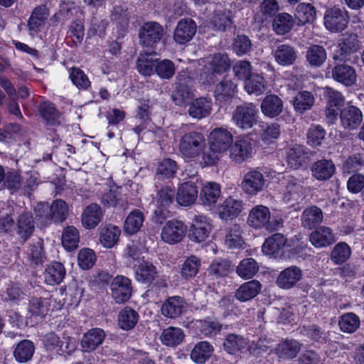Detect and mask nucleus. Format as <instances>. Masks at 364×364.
Segmentation results:
<instances>
[{
	"label": "nucleus",
	"mask_w": 364,
	"mask_h": 364,
	"mask_svg": "<svg viewBox=\"0 0 364 364\" xmlns=\"http://www.w3.org/2000/svg\"><path fill=\"white\" fill-rule=\"evenodd\" d=\"M34 220L31 212L26 210H18L12 216L7 215L0 218V228L6 232L15 230L17 235L26 240L34 230Z\"/></svg>",
	"instance_id": "nucleus-1"
},
{
	"label": "nucleus",
	"mask_w": 364,
	"mask_h": 364,
	"mask_svg": "<svg viewBox=\"0 0 364 364\" xmlns=\"http://www.w3.org/2000/svg\"><path fill=\"white\" fill-rule=\"evenodd\" d=\"M205 145V139L202 133L190 132L180 139L179 151L186 157L194 158L203 151Z\"/></svg>",
	"instance_id": "nucleus-2"
},
{
	"label": "nucleus",
	"mask_w": 364,
	"mask_h": 364,
	"mask_svg": "<svg viewBox=\"0 0 364 364\" xmlns=\"http://www.w3.org/2000/svg\"><path fill=\"white\" fill-rule=\"evenodd\" d=\"M362 48V42L358 36L354 33H343L338 41V49L335 51L333 59L346 61L348 57Z\"/></svg>",
	"instance_id": "nucleus-3"
},
{
	"label": "nucleus",
	"mask_w": 364,
	"mask_h": 364,
	"mask_svg": "<svg viewBox=\"0 0 364 364\" xmlns=\"http://www.w3.org/2000/svg\"><path fill=\"white\" fill-rule=\"evenodd\" d=\"M165 34L163 26L156 21L143 23L139 30V42L144 47L154 48Z\"/></svg>",
	"instance_id": "nucleus-4"
},
{
	"label": "nucleus",
	"mask_w": 364,
	"mask_h": 364,
	"mask_svg": "<svg viewBox=\"0 0 364 364\" xmlns=\"http://www.w3.org/2000/svg\"><path fill=\"white\" fill-rule=\"evenodd\" d=\"M257 109L253 103H243L235 107L232 112V119L239 128L247 129L257 123Z\"/></svg>",
	"instance_id": "nucleus-5"
},
{
	"label": "nucleus",
	"mask_w": 364,
	"mask_h": 364,
	"mask_svg": "<svg viewBox=\"0 0 364 364\" xmlns=\"http://www.w3.org/2000/svg\"><path fill=\"white\" fill-rule=\"evenodd\" d=\"M271 213L269 209L264 205H257L250 211L247 223L250 226L260 229L264 228L268 231H273L277 229L276 226L279 223L274 221V224L269 221Z\"/></svg>",
	"instance_id": "nucleus-6"
},
{
	"label": "nucleus",
	"mask_w": 364,
	"mask_h": 364,
	"mask_svg": "<svg viewBox=\"0 0 364 364\" xmlns=\"http://www.w3.org/2000/svg\"><path fill=\"white\" fill-rule=\"evenodd\" d=\"M348 12L342 9L333 7L328 9L324 15V25L331 32H340L348 26Z\"/></svg>",
	"instance_id": "nucleus-7"
},
{
	"label": "nucleus",
	"mask_w": 364,
	"mask_h": 364,
	"mask_svg": "<svg viewBox=\"0 0 364 364\" xmlns=\"http://www.w3.org/2000/svg\"><path fill=\"white\" fill-rule=\"evenodd\" d=\"M187 232V227L182 221L168 220L163 227L161 237L168 244L174 245L183 240Z\"/></svg>",
	"instance_id": "nucleus-8"
},
{
	"label": "nucleus",
	"mask_w": 364,
	"mask_h": 364,
	"mask_svg": "<svg viewBox=\"0 0 364 364\" xmlns=\"http://www.w3.org/2000/svg\"><path fill=\"white\" fill-rule=\"evenodd\" d=\"M323 95L326 99V117L330 123H333L338 111L344 105L345 97L341 92L329 87H325Z\"/></svg>",
	"instance_id": "nucleus-9"
},
{
	"label": "nucleus",
	"mask_w": 364,
	"mask_h": 364,
	"mask_svg": "<svg viewBox=\"0 0 364 364\" xmlns=\"http://www.w3.org/2000/svg\"><path fill=\"white\" fill-rule=\"evenodd\" d=\"M212 229L209 219L202 215H196L188 232L189 239L195 242L205 241L209 236Z\"/></svg>",
	"instance_id": "nucleus-10"
},
{
	"label": "nucleus",
	"mask_w": 364,
	"mask_h": 364,
	"mask_svg": "<svg viewBox=\"0 0 364 364\" xmlns=\"http://www.w3.org/2000/svg\"><path fill=\"white\" fill-rule=\"evenodd\" d=\"M111 291L112 297L116 303H125L132 296L131 280L124 276H117L111 283Z\"/></svg>",
	"instance_id": "nucleus-11"
},
{
	"label": "nucleus",
	"mask_w": 364,
	"mask_h": 364,
	"mask_svg": "<svg viewBox=\"0 0 364 364\" xmlns=\"http://www.w3.org/2000/svg\"><path fill=\"white\" fill-rule=\"evenodd\" d=\"M331 77L336 82L350 87L357 81L355 69L346 63H337L331 69Z\"/></svg>",
	"instance_id": "nucleus-12"
},
{
	"label": "nucleus",
	"mask_w": 364,
	"mask_h": 364,
	"mask_svg": "<svg viewBox=\"0 0 364 364\" xmlns=\"http://www.w3.org/2000/svg\"><path fill=\"white\" fill-rule=\"evenodd\" d=\"M210 149L213 152H225L232 143V135L225 129L218 128L213 130L210 136Z\"/></svg>",
	"instance_id": "nucleus-13"
},
{
	"label": "nucleus",
	"mask_w": 364,
	"mask_h": 364,
	"mask_svg": "<svg viewBox=\"0 0 364 364\" xmlns=\"http://www.w3.org/2000/svg\"><path fill=\"white\" fill-rule=\"evenodd\" d=\"M302 274V271L299 267H289L279 274L276 284L281 289H290L301 280Z\"/></svg>",
	"instance_id": "nucleus-14"
},
{
	"label": "nucleus",
	"mask_w": 364,
	"mask_h": 364,
	"mask_svg": "<svg viewBox=\"0 0 364 364\" xmlns=\"http://www.w3.org/2000/svg\"><path fill=\"white\" fill-rule=\"evenodd\" d=\"M197 26L193 20L182 18L175 28L173 39L178 44H185L193 38Z\"/></svg>",
	"instance_id": "nucleus-15"
},
{
	"label": "nucleus",
	"mask_w": 364,
	"mask_h": 364,
	"mask_svg": "<svg viewBox=\"0 0 364 364\" xmlns=\"http://www.w3.org/2000/svg\"><path fill=\"white\" fill-rule=\"evenodd\" d=\"M341 125L347 130L357 129L363 121V114L359 108L355 106H348L340 113Z\"/></svg>",
	"instance_id": "nucleus-16"
},
{
	"label": "nucleus",
	"mask_w": 364,
	"mask_h": 364,
	"mask_svg": "<svg viewBox=\"0 0 364 364\" xmlns=\"http://www.w3.org/2000/svg\"><path fill=\"white\" fill-rule=\"evenodd\" d=\"M264 181L261 172L252 170L244 176L241 186L245 193L249 195H255L262 190Z\"/></svg>",
	"instance_id": "nucleus-17"
},
{
	"label": "nucleus",
	"mask_w": 364,
	"mask_h": 364,
	"mask_svg": "<svg viewBox=\"0 0 364 364\" xmlns=\"http://www.w3.org/2000/svg\"><path fill=\"white\" fill-rule=\"evenodd\" d=\"M198 196V188L191 181L181 184L176 194L177 203L182 206H189L195 203Z\"/></svg>",
	"instance_id": "nucleus-18"
},
{
	"label": "nucleus",
	"mask_w": 364,
	"mask_h": 364,
	"mask_svg": "<svg viewBox=\"0 0 364 364\" xmlns=\"http://www.w3.org/2000/svg\"><path fill=\"white\" fill-rule=\"evenodd\" d=\"M273 56L279 65L287 67L294 65L296 61L297 50L290 44H279L274 50Z\"/></svg>",
	"instance_id": "nucleus-19"
},
{
	"label": "nucleus",
	"mask_w": 364,
	"mask_h": 364,
	"mask_svg": "<svg viewBox=\"0 0 364 364\" xmlns=\"http://www.w3.org/2000/svg\"><path fill=\"white\" fill-rule=\"evenodd\" d=\"M209 64L213 71L208 75L205 73L206 80L203 83L210 85L215 82L216 73L225 72L230 68V60L225 53H215Z\"/></svg>",
	"instance_id": "nucleus-20"
},
{
	"label": "nucleus",
	"mask_w": 364,
	"mask_h": 364,
	"mask_svg": "<svg viewBox=\"0 0 364 364\" xmlns=\"http://www.w3.org/2000/svg\"><path fill=\"white\" fill-rule=\"evenodd\" d=\"M48 16V10L44 5L33 9L28 21V28L31 35H35L44 28Z\"/></svg>",
	"instance_id": "nucleus-21"
},
{
	"label": "nucleus",
	"mask_w": 364,
	"mask_h": 364,
	"mask_svg": "<svg viewBox=\"0 0 364 364\" xmlns=\"http://www.w3.org/2000/svg\"><path fill=\"white\" fill-rule=\"evenodd\" d=\"M186 310V302L180 296H172L166 299L161 306L163 316L169 318L181 316Z\"/></svg>",
	"instance_id": "nucleus-22"
},
{
	"label": "nucleus",
	"mask_w": 364,
	"mask_h": 364,
	"mask_svg": "<svg viewBox=\"0 0 364 364\" xmlns=\"http://www.w3.org/2000/svg\"><path fill=\"white\" fill-rule=\"evenodd\" d=\"M252 146L250 140L242 139L236 141L230 147V159L237 164H241L252 156Z\"/></svg>",
	"instance_id": "nucleus-23"
},
{
	"label": "nucleus",
	"mask_w": 364,
	"mask_h": 364,
	"mask_svg": "<svg viewBox=\"0 0 364 364\" xmlns=\"http://www.w3.org/2000/svg\"><path fill=\"white\" fill-rule=\"evenodd\" d=\"M262 284L256 279L241 284L235 292V297L241 302H246L256 297L262 289Z\"/></svg>",
	"instance_id": "nucleus-24"
},
{
	"label": "nucleus",
	"mask_w": 364,
	"mask_h": 364,
	"mask_svg": "<svg viewBox=\"0 0 364 364\" xmlns=\"http://www.w3.org/2000/svg\"><path fill=\"white\" fill-rule=\"evenodd\" d=\"M301 348V344L299 341L286 339L277 344L274 352L280 360H287L296 358Z\"/></svg>",
	"instance_id": "nucleus-25"
},
{
	"label": "nucleus",
	"mask_w": 364,
	"mask_h": 364,
	"mask_svg": "<svg viewBox=\"0 0 364 364\" xmlns=\"http://www.w3.org/2000/svg\"><path fill=\"white\" fill-rule=\"evenodd\" d=\"M121 235L120 228L112 224H106L100 228L99 240L103 247H113L118 242Z\"/></svg>",
	"instance_id": "nucleus-26"
},
{
	"label": "nucleus",
	"mask_w": 364,
	"mask_h": 364,
	"mask_svg": "<svg viewBox=\"0 0 364 364\" xmlns=\"http://www.w3.org/2000/svg\"><path fill=\"white\" fill-rule=\"evenodd\" d=\"M309 240L315 247L321 248L330 245L336 240L331 229L322 226L316 229L310 234Z\"/></svg>",
	"instance_id": "nucleus-27"
},
{
	"label": "nucleus",
	"mask_w": 364,
	"mask_h": 364,
	"mask_svg": "<svg viewBox=\"0 0 364 364\" xmlns=\"http://www.w3.org/2000/svg\"><path fill=\"white\" fill-rule=\"evenodd\" d=\"M262 112L267 117L273 118L279 115L283 110V102L276 95H268L261 103Z\"/></svg>",
	"instance_id": "nucleus-28"
},
{
	"label": "nucleus",
	"mask_w": 364,
	"mask_h": 364,
	"mask_svg": "<svg viewBox=\"0 0 364 364\" xmlns=\"http://www.w3.org/2000/svg\"><path fill=\"white\" fill-rule=\"evenodd\" d=\"M311 171L315 178L318 181H326L334 174L336 167L331 160L321 159L312 165Z\"/></svg>",
	"instance_id": "nucleus-29"
},
{
	"label": "nucleus",
	"mask_w": 364,
	"mask_h": 364,
	"mask_svg": "<svg viewBox=\"0 0 364 364\" xmlns=\"http://www.w3.org/2000/svg\"><path fill=\"white\" fill-rule=\"evenodd\" d=\"M211 109V100L205 97H199L190 104L188 114L193 119H200L208 116Z\"/></svg>",
	"instance_id": "nucleus-30"
},
{
	"label": "nucleus",
	"mask_w": 364,
	"mask_h": 364,
	"mask_svg": "<svg viewBox=\"0 0 364 364\" xmlns=\"http://www.w3.org/2000/svg\"><path fill=\"white\" fill-rule=\"evenodd\" d=\"M323 218V212L321 208L313 205L303 211L301 218V225L304 228L311 230L321 224Z\"/></svg>",
	"instance_id": "nucleus-31"
},
{
	"label": "nucleus",
	"mask_w": 364,
	"mask_h": 364,
	"mask_svg": "<svg viewBox=\"0 0 364 364\" xmlns=\"http://www.w3.org/2000/svg\"><path fill=\"white\" fill-rule=\"evenodd\" d=\"M242 208L243 205L241 200L229 197L220 206L219 215L222 219H232L239 215Z\"/></svg>",
	"instance_id": "nucleus-32"
},
{
	"label": "nucleus",
	"mask_w": 364,
	"mask_h": 364,
	"mask_svg": "<svg viewBox=\"0 0 364 364\" xmlns=\"http://www.w3.org/2000/svg\"><path fill=\"white\" fill-rule=\"evenodd\" d=\"M184 338L185 334L181 328L169 326L163 330L160 340L164 345L174 347L181 344Z\"/></svg>",
	"instance_id": "nucleus-33"
},
{
	"label": "nucleus",
	"mask_w": 364,
	"mask_h": 364,
	"mask_svg": "<svg viewBox=\"0 0 364 364\" xmlns=\"http://www.w3.org/2000/svg\"><path fill=\"white\" fill-rule=\"evenodd\" d=\"M236 92L237 85L231 80L224 79L216 85L214 95L217 100L225 102L231 100Z\"/></svg>",
	"instance_id": "nucleus-34"
},
{
	"label": "nucleus",
	"mask_w": 364,
	"mask_h": 364,
	"mask_svg": "<svg viewBox=\"0 0 364 364\" xmlns=\"http://www.w3.org/2000/svg\"><path fill=\"white\" fill-rule=\"evenodd\" d=\"M309 159L307 149L301 145H295L289 149L287 154L288 164L293 168L296 169L306 163Z\"/></svg>",
	"instance_id": "nucleus-35"
},
{
	"label": "nucleus",
	"mask_w": 364,
	"mask_h": 364,
	"mask_svg": "<svg viewBox=\"0 0 364 364\" xmlns=\"http://www.w3.org/2000/svg\"><path fill=\"white\" fill-rule=\"evenodd\" d=\"M65 270L63 265L60 262H53L47 267L44 272V279L48 285L60 284L64 279Z\"/></svg>",
	"instance_id": "nucleus-36"
},
{
	"label": "nucleus",
	"mask_w": 364,
	"mask_h": 364,
	"mask_svg": "<svg viewBox=\"0 0 364 364\" xmlns=\"http://www.w3.org/2000/svg\"><path fill=\"white\" fill-rule=\"evenodd\" d=\"M299 25L314 22L316 16V9L310 3H300L297 5L294 14Z\"/></svg>",
	"instance_id": "nucleus-37"
},
{
	"label": "nucleus",
	"mask_w": 364,
	"mask_h": 364,
	"mask_svg": "<svg viewBox=\"0 0 364 364\" xmlns=\"http://www.w3.org/2000/svg\"><path fill=\"white\" fill-rule=\"evenodd\" d=\"M156 267L149 262H142L136 267L135 277L138 282L144 284L151 283L157 277Z\"/></svg>",
	"instance_id": "nucleus-38"
},
{
	"label": "nucleus",
	"mask_w": 364,
	"mask_h": 364,
	"mask_svg": "<svg viewBox=\"0 0 364 364\" xmlns=\"http://www.w3.org/2000/svg\"><path fill=\"white\" fill-rule=\"evenodd\" d=\"M287 242L286 237L281 233H275L267 238L262 245V252L266 255H274L282 250Z\"/></svg>",
	"instance_id": "nucleus-39"
},
{
	"label": "nucleus",
	"mask_w": 364,
	"mask_h": 364,
	"mask_svg": "<svg viewBox=\"0 0 364 364\" xmlns=\"http://www.w3.org/2000/svg\"><path fill=\"white\" fill-rule=\"evenodd\" d=\"M259 269L258 263L253 258H245L241 260L236 267L237 274L243 279L254 277Z\"/></svg>",
	"instance_id": "nucleus-40"
},
{
	"label": "nucleus",
	"mask_w": 364,
	"mask_h": 364,
	"mask_svg": "<svg viewBox=\"0 0 364 364\" xmlns=\"http://www.w3.org/2000/svg\"><path fill=\"white\" fill-rule=\"evenodd\" d=\"M139 316L138 313L131 307L122 309L118 316V324L125 331H129L136 325Z\"/></svg>",
	"instance_id": "nucleus-41"
},
{
	"label": "nucleus",
	"mask_w": 364,
	"mask_h": 364,
	"mask_svg": "<svg viewBox=\"0 0 364 364\" xmlns=\"http://www.w3.org/2000/svg\"><path fill=\"white\" fill-rule=\"evenodd\" d=\"M247 345V341L242 336L235 333L228 334L223 342L225 350L232 355L242 351Z\"/></svg>",
	"instance_id": "nucleus-42"
},
{
	"label": "nucleus",
	"mask_w": 364,
	"mask_h": 364,
	"mask_svg": "<svg viewBox=\"0 0 364 364\" xmlns=\"http://www.w3.org/2000/svg\"><path fill=\"white\" fill-rule=\"evenodd\" d=\"M314 101V96L311 92L301 91L294 97L292 103L294 109L302 114L312 107Z\"/></svg>",
	"instance_id": "nucleus-43"
},
{
	"label": "nucleus",
	"mask_w": 364,
	"mask_h": 364,
	"mask_svg": "<svg viewBox=\"0 0 364 364\" xmlns=\"http://www.w3.org/2000/svg\"><path fill=\"white\" fill-rule=\"evenodd\" d=\"M194 95L190 87L185 83H178L173 91L171 98L175 105L184 106L190 103Z\"/></svg>",
	"instance_id": "nucleus-44"
},
{
	"label": "nucleus",
	"mask_w": 364,
	"mask_h": 364,
	"mask_svg": "<svg viewBox=\"0 0 364 364\" xmlns=\"http://www.w3.org/2000/svg\"><path fill=\"white\" fill-rule=\"evenodd\" d=\"M35 351V346L32 341L23 340L18 343L14 351V356L18 363H26L31 359Z\"/></svg>",
	"instance_id": "nucleus-45"
},
{
	"label": "nucleus",
	"mask_w": 364,
	"mask_h": 364,
	"mask_svg": "<svg viewBox=\"0 0 364 364\" xmlns=\"http://www.w3.org/2000/svg\"><path fill=\"white\" fill-rule=\"evenodd\" d=\"M144 221V215L143 213L138 209H135L127 217L124 222V230L127 233L133 235L141 229Z\"/></svg>",
	"instance_id": "nucleus-46"
},
{
	"label": "nucleus",
	"mask_w": 364,
	"mask_h": 364,
	"mask_svg": "<svg viewBox=\"0 0 364 364\" xmlns=\"http://www.w3.org/2000/svg\"><path fill=\"white\" fill-rule=\"evenodd\" d=\"M307 62L313 67H320L326 60L325 48L318 45L310 46L306 52Z\"/></svg>",
	"instance_id": "nucleus-47"
},
{
	"label": "nucleus",
	"mask_w": 364,
	"mask_h": 364,
	"mask_svg": "<svg viewBox=\"0 0 364 364\" xmlns=\"http://www.w3.org/2000/svg\"><path fill=\"white\" fill-rule=\"evenodd\" d=\"M195 328L205 336H213L221 330V324L215 319L207 318L197 320L194 323Z\"/></svg>",
	"instance_id": "nucleus-48"
},
{
	"label": "nucleus",
	"mask_w": 364,
	"mask_h": 364,
	"mask_svg": "<svg viewBox=\"0 0 364 364\" xmlns=\"http://www.w3.org/2000/svg\"><path fill=\"white\" fill-rule=\"evenodd\" d=\"M294 23V21L290 14L282 13L274 17L272 28L278 35H284L291 30Z\"/></svg>",
	"instance_id": "nucleus-49"
},
{
	"label": "nucleus",
	"mask_w": 364,
	"mask_h": 364,
	"mask_svg": "<svg viewBox=\"0 0 364 364\" xmlns=\"http://www.w3.org/2000/svg\"><path fill=\"white\" fill-rule=\"evenodd\" d=\"M213 347L206 341L197 343L191 353V359L196 363H204L212 355Z\"/></svg>",
	"instance_id": "nucleus-50"
},
{
	"label": "nucleus",
	"mask_w": 364,
	"mask_h": 364,
	"mask_svg": "<svg viewBox=\"0 0 364 364\" xmlns=\"http://www.w3.org/2000/svg\"><path fill=\"white\" fill-rule=\"evenodd\" d=\"M175 197V188L171 185H166L157 191L154 202L156 206L168 207L173 202Z\"/></svg>",
	"instance_id": "nucleus-51"
},
{
	"label": "nucleus",
	"mask_w": 364,
	"mask_h": 364,
	"mask_svg": "<svg viewBox=\"0 0 364 364\" xmlns=\"http://www.w3.org/2000/svg\"><path fill=\"white\" fill-rule=\"evenodd\" d=\"M210 26L215 31H224L232 24L231 13L228 10L216 11L210 20Z\"/></svg>",
	"instance_id": "nucleus-52"
},
{
	"label": "nucleus",
	"mask_w": 364,
	"mask_h": 364,
	"mask_svg": "<svg viewBox=\"0 0 364 364\" xmlns=\"http://www.w3.org/2000/svg\"><path fill=\"white\" fill-rule=\"evenodd\" d=\"M220 196V185L215 182H209L203 186L200 191V199L204 205L215 204Z\"/></svg>",
	"instance_id": "nucleus-53"
},
{
	"label": "nucleus",
	"mask_w": 364,
	"mask_h": 364,
	"mask_svg": "<svg viewBox=\"0 0 364 364\" xmlns=\"http://www.w3.org/2000/svg\"><path fill=\"white\" fill-rule=\"evenodd\" d=\"M156 61L151 53H140L136 61V68L140 74L150 76L155 70Z\"/></svg>",
	"instance_id": "nucleus-54"
},
{
	"label": "nucleus",
	"mask_w": 364,
	"mask_h": 364,
	"mask_svg": "<svg viewBox=\"0 0 364 364\" xmlns=\"http://www.w3.org/2000/svg\"><path fill=\"white\" fill-rule=\"evenodd\" d=\"M240 225L235 224L225 230V243L230 249L240 248L243 245Z\"/></svg>",
	"instance_id": "nucleus-55"
},
{
	"label": "nucleus",
	"mask_w": 364,
	"mask_h": 364,
	"mask_svg": "<svg viewBox=\"0 0 364 364\" xmlns=\"http://www.w3.org/2000/svg\"><path fill=\"white\" fill-rule=\"evenodd\" d=\"M245 89L249 94L259 95L266 90V82L262 75L254 73L245 80Z\"/></svg>",
	"instance_id": "nucleus-56"
},
{
	"label": "nucleus",
	"mask_w": 364,
	"mask_h": 364,
	"mask_svg": "<svg viewBox=\"0 0 364 364\" xmlns=\"http://www.w3.org/2000/svg\"><path fill=\"white\" fill-rule=\"evenodd\" d=\"M61 242L67 251L75 250L80 242L78 230L73 226L67 227L63 232Z\"/></svg>",
	"instance_id": "nucleus-57"
},
{
	"label": "nucleus",
	"mask_w": 364,
	"mask_h": 364,
	"mask_svg": "<svg viewBox=\"0 0 364 364\" xmlns=\"http://www.w3.org/2000/svg\"><path fill=\"white\" fill-rule=\"evenodd\" d=\"M200 264V259L196 256L191 255L188 257L182 265L181 277L186 279L194 277L198 274Z\"/></svg>",
	"instance_id": "nucleus-58"
},
{
	"label": "nucleus",
	"mask_w": 364,
	"mask_h": 364,
	"mask_svg": "<svg viewBox=\"0 0 364 364\" xmlns=\"http://www.w3.org/2000/svg\"><path fill=\"white\" fill-rule=\"evenodd\" d=\"M234 269L231 262L225 259L214 260L208 268L209 273L215 277H225Z\"/></svg>",
	"instance_id": "nucleus-59"
},
{
	"label": "nucleus",
	"mask_w": 364,
	"mask_h": 364,
	"mask_svg": "<svg viewBox=\"0 0 364 364\" xmlns=\"http://www.w3.org/2000/svg\"><path fill=\"white\" fill-rule=\"evenodd\" d=\"M96 196L105 205L116 206L119 195L117 191L109 189L107 183H105L102 187L96 191Z\"/></svg>",
	"instance_id": "nucleus-60"
},
{
	"label": "nucleus",
	"mask_w": 364,
	"mask_h": 364,
	"mask_svg": "<svg viewBox=\"0 0 364 364\" xmlns=\"http://www.w3.org/2000/svg\"><path fill=\"white\" fill-rule=\"evenodd\" d=\"M338 325L342 331L353 333L360 326V318L353 313H346L340 317Z\"/></svg>",
	"instance_id": "nucleus-61"
},
{
	"label": "nucleus",
	"mask_w": 364,
	"mask_h": 364,
	"mask_svg": "<svg viewBox=\"0 0 364 364\" xmlns=\"http://www.w3.org/2000/svg\"><path fill=\"white\" fill-rule=\"evenodd\" d=\"M286 187L287 194L289 196L288 200L298 201L303 197L304 191L301 180L293 176H289Z\"/></svg>",
	"instance_id": "nucleus-62"
},
{
	"label": "nucleus",
	"mask_w": 364,
	"mask_h": 364,
	"mask_svg": "<svg viewBox=\"0 0 364 364\" xmlns=\"http://www.w3.org/2000/svg\"><path fill=\"white\" fill-rule=\"evenodd\" d=\"M351 250L346 242L338 243L332 250L331 259L336 264L344 263L350 256Z\"/></svg>",
	"instance_id": "nucleus-63"
},
{
	"label": "nucleus",
	"mask_w": 364,
	"mask_h": 364,
	"mask_svg": "<svg viewBox=\"0 0 364 364\" xmlns=\"http://www.w3.org/2000/svg\"><path fill=\"white\" fill-rule=\"evenodd\" d=\"M68 205L62 200H55L50 207V215L54 222H63L68 215Z\"/></svg>",
	"instance_id": "nucleus-64"
}]
</instances>
